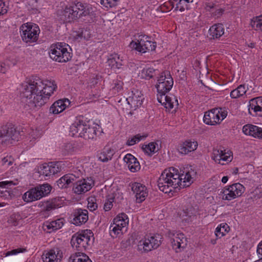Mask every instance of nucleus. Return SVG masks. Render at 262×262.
I'll return each instance as SVG.
<instances>
[{
	"label": "nucleus",
	"mask_w": 262,
	"mask_h": 262,
	"mask_svg": "<svg viewBox=\"0 0 262 262\" xmlns=\"http://www.w3.org/2000/svg\"><path fill=\"white\" fill-rule=\"evenodd\" d=\"M94 180L91 177L75 181L73 189L74 192L80 194L89 191L94 186Z\"/></svg>",
	"instance_id": "12"
},
{
	"label": "nucleus",
	"mask_w": 262,
	"mask_h": 262,
	"mask_svg": "<svg viewBox=\"0 0 262 262\" xmlns=\"http://www.w3.org/2000/svg\"><path fill=\"white\" fill-rule=\"evenodd\" d=\"M142 74L145 78L149 79L159 75L160 73L158 70H155L152 68H147L143 69Z\"/></svg>",
	"instance_id": "42"
},
{
	"label": "nucleus",
	"mask_w": 262,
	"mask_h": 262,
	"mask_svg": "<svg viewBox=\"0 0 262 262\" xmlns=\"http://www.w3.org/2000/svg\"><path fill=\"white\" fill-rule=\"evenodd\" d=\"M62 219H59L52 222H46L43 224V229L47 232L50 233L60 229L63 225Z\"/></svg>",
	"instance_id": "30"
},
{
	"label": "nucleus",
	"mask_w": 262,
	"mask_h": 262,
	"mask_svg": "<svg viewBox=\"0 0 262 262\" xmlns=\"http://www.w3.org/2000/svg\"><path fill=\"white\" fill-rule=\"evenodd\" d=\"M147 137V135H140L138 134L134 136L132 138L129 139L126 142V145L128 146H132L136 143L139 142L140 141L145 139Z\"/></svg>",
	"instance_id": "50"
},
{
	"label": "nucleus",
	"mask_w": 262,
	"mask_h": 262,
	"mask_svg": "<svg viewBox=\"0 0 262 262\" xmlns=\"http://www.w3.org/2000/svg\"><path fill=\"white\" fill-rule=\"evenodd\" d=\"M20 133L11 122H7L1 126V144L8 145L18 141Z\"/></svg>",
	"instance_id": "7"
},
{
	"label": "nucleus",
	"mask_w": 262,
	"mask_h": 262,
	"mask_svg": "<svg viewBox=\"0 0 262 262\" xmlns=\"http://www.w3.org/2000/svg\"><path fill=\"white\" fill-rule=\"evenodd\" d=\"M25 251V249L18 248V249H13L12 250L8 251L6 253H4V254L5 255V256H9L10 255H14V254H16L19 253L20 252H23Z\"/></svg>",
	"instance_id": "60"
},
{
	"label": "nucleus",
	"mask_w": 262,
	"mask_h": 262,
	"mask_svg": "<svg viewBox=\"0 0 262 262\" xmlns=\"http://www.w3.org/2000/svg\"><path fill=\"white\" fill-rule=\"evenodd\" d=\"M69 104L70 101L68 99L58 100L51 105L49 110L50 113L58 114L63 111Z\"/></svg>",
	"instance_id": "27"
},
{
	"label": "nucleus",
	"mask_w": 262,
	"mask_h": 262,
	"mask_svg": "<svg viewBox=\"0 0 262 262\" xmlns=\"http://www.w3.org/2000/svg\"><path fill=\"white\" fill-rule=\"evenodd\" d=\"M179 171L174 167L165 169L158 180L159 189L165 193L174 191L178 187L181 188V180Z\"/></svg>",
	"instance_id": "2"
},
{
	"label": "nucleus",
	"mask_w": 262,
	"mask_h": 262,
	"mask_svg": "<svg viewBox=\"0 0 262 262\" xmlns=\"http://www.w3.org/2000/svg\"><path fill=\"white\" fill-rule=\"evenodd\" d=\"M231 152L229 153L228 152H226L225 150H224L223 152V156H221V163L222 162H226L227 163L230 162L232 160V156L230 155Z\"/></svg>",
	"instance_id": "56"
},
{
	"label": "nucleus",
	"mask_w": 262,
	"mask_h": 262,
	"mask_svg": "<svg viewBox=\"0 0 262 262\" xmlns=\"http://www.w3.org/2000/svg\"><path fill=\"white\" fill-rule=\"evenodd\" d=\"M8 222L9 224L13 226H16L18 224L17 220L15 219V217L13 216H11L10 219H8Z\"/></svg>",
	"instance_id": "63"
},
{
	"label": "nucleus",
	"mask_w": 262,
	"mask_h": 262,
	"mask_svg": "<svg viewBox=\"0 0 262 262\" xmlns=\"http://www.w3.org/2000/svg\"><path fill=\"white\" fill-rule=\"evenodd\" d=\"M251 25L255 30L262 31V15L253 18L251 20Z\"/></svg>",
	"instance_id": "46"
},
{
	"label": "nucleus",
	"mask_w": 262,
	"mask_h": 262,
	"mask_svg": "<svg viewBox=\"0 0 262 262\" xmlns=\"http://www.w3.org/2000/svg\"><path fill=\"white\" fill-rule=\"evenodd\" d=\"M62 252L58 248L50 250L42 255L43 262H60L62 258Z\"/></svg>",
	"instance_id": "15"
},
{
	"label": "nucleus",
	"mask_w": 262,
	"mask_h": 262,
	"mask_svg": "<svg viewBox=\"0 0 262 262\" xmlns=\"http://www.w3.org/2000/svg\"><path fill=\"white\" fill-rule=\"evenodd\" d=\"M257 253L259 257H261L260 259H262V242L260 243L257 246Z\"/></svg>",
	"instance_id": "64"
},
{
	"label": "nucleus",
	"mask_w": 262,
	"mask_h": 262,
	"mask_svg": "<svg viewBox=\"0 0 262 262\" xmlns=\"http://www.w3.org/2000/svg\"><path fill=\"white\" fill-rule=\"evenodd\" d=\"M86 16H89L91 17L92 21H94V18L96 17V14L91 6L83 3V7H82L81 11L80 14H79V18Z\"/></svg>",
	"instance_id": "36"
},
{
	"label": "nucleus",
	"mask_w": 262,
	"mask_h": 262,
	"mask_svg": "<svg viewBox=\"0 0 262 262\" xmlns=\"http://www.w3.org/2000/svg\"><path fill=\"white\" fill-rule=\"evenodd\" d=\"M79 18V14L74 11L72 5L67 6L61 11V19L66 23H71Z\"/></svg>",
	"instance_id": "22"
},
{
	"label": "nucleus",
	"mask_w": 262,
	"mask_h": 262,
	"mask_svg": "<svg viewBox=\"0 0 262 262\" xmlns=\"http://www.w3.org/2000/svg\"><path fill=\"white\" fill-rule=\"evenodd\" d=\"M211 38H218L224 33V28L223 24H217L212 26L209 30Z\"/></svg>",
	"instance_id": "32"
},
{
	"label": "nucleus",
	"mask_w": 262,
	"mask_h": 262,
	"mask_svg": "<svg viewBox=\"0 0 262 262\" xmlns=\"http://www.w3.org/2000/svg\"><path fill=\"white\" fill-rule=\"evenodd\" d=\"M51 174L54 175L59 172L63 169L61 162H51L50 163Z\"/></svg>",
	"instance_id": "48"
},
{
	"label": "nucleus",
	"mask_w": 262,
	"mask_h": 262,
	"mask_svg": "<svg viewBox=\"0 0 262 262\" xmlns=\"http://www.w3.org/2000/svg\"><path fill=\"white\" fill-rule=\"evenodd\" d=\"M68 45L63 42H58L51 46L49 55L53 60L59 62H66L72 58L71 53L68 51Z\"/></svg>",
	"instance_id": "5"
},
{
	"label": "nucleus",
	"mask_w": 262,
	"mask_h": 262,
	"mask_svg": "<svg viewBox=\"0 0 262 262\" xmlns=\"http://www.w3.org/2000/svg\"><path fill=\"white\" fill-rule=\"evenodd\" d=\"M224 150L218 148H214L212 151L211 158L215 162L222 165H224L225 163H221V157L223 156Z\"/></svg>",
	"instance_id": "49"
},
{
	"label": "nucleus",
	"mask_w": 262,
	"mask_h": 262,
	"mask_svg": "<svg viewBox=\"0 0 262 262\" xmlns=\"http://www.w3.org/2000/svg\"><path fill=\"white\" fill-rule=\"evenodd\" d=\"M166 236L169 239L172 249L177 253L184 250L187 245V238L182 233L168 230Z\"/></svg>",
	"instance_id": "9"
},
{
	"label": "nucleus",
	"mask_w": 262,
	"mask_h": 262,
	"mask_svg": "<svg viewBox=\"0 0 262 262\" xmlns=\"http://www.w3.org/2000/svg\"><path fill=\"white\" fill-rule=\"evenodd\" d=\"M40 29L35 24L27 23L20 27V34L23 41L29 45L36 42L39 38Z\"/></svg>",
	"instance_id": "6"
},
{
	"label": "nucleus",
	"mask_w": 262,
	"mask_h": 262,
	"mask_svg": "<svg viewBox=\"0 0 262 262\" xmlns=\"http://www.w3.org/2000/svg\"><path fill=\"white\" fill-rule=\"evenodd\" d=\"M196 172L193 170L191 168L190 170L185 169L183 173H180L179 176L180 180H181V188L189 186L193 182V179L195 177Z\"/></svg>",
	"instance_id": "17"
},
{
	"label": "nucleus",
	"mask_w": 262,
	"mask_h": 262,
	"mask_svg": "<svg viewBox=\"0 0 262 262\" xmlns=\"http://www.w3.org/2000/svg\"><path fill=\"white\" fill-rule=\"evenodd\" d=\"M68 262H92V261L83 252H76L70 256Z\"/></svg>",
	"instance_id": "34"
},
{
	"label": "nucleus",
	"mask_w": 262,
	"mask_h": 262,
	"mask_svg": "<svg viewBox=\"0 0 262 262\" xmlns=\"http://www.w3.org/2000/svg\"><path fill=\"white\" fill-rule=\"evenodd\" d=\"M57 88L54 81L42 80L37 76L29 78L21 84V97L27 110L33 111L46 104Z\"/></svg>",
	"instance_id": "1"
},
{
	"label": "nucleus",
	"mask_w": 262,
	"mask_h": 262,
	"mask_svg": "<svg viewBox=\"0 0 262 262\" xmlns=\"http://www.w3.org/2000/svg\"><path fill=\"white\" fill-rule=\"evenodd\" d=\"M97 127L96 126H90L89 124H88L84 131L81 133L82 136L81 137L87 140H93L97 136Z\"/></svg>",
	"instance_id": "33"
},
{
	"label": "nucleus",
	"mask_w": 262,
	"mask_h": 262,
	"mask_svg": "<svg viewBox=\"0 0 262 262\" xmlns=\"http://www.w3.org/2000/svg\"><path fill=\"white\" fill-rule=\"evenodd\" d=\"M73 9L74 11L80 14L82 10V7H83V3L81 2L75 1L72 3Z\"/></svg>",
	"instance_id": "55"
},
{
	"label": "nucleus",
	"mask_w": 262,
	"mask_h": 262,
	"mask_svg": "<svg viewBox=\"0 0 262 262\" xmlns=\"http://www.w3.org/2000/svg\"><path fill=\"white\" fill-rule=\"evenodd\" d=\"M158 102L165 106L167 109H172L174 106H178L179 105L178 99L172 95H167L163 94L162 96L157 97Z\"/></svg>",
	"instance_id": "19"
},
{
	"label": "nucleus",
	"mask_w": 262,
	"mask_h": 262,
	"mask_svg": "<svg viewBox=\"0 0 262 262\" xmlns=\"http://www.w3.org/2000/svg\"><path fill=\"white\" fill-rule=\"evenodd\" d=\"M243 132L255 138L262 139V128L251 124H247L243 127Z\"/></svg>",
	"instance_id": "23"
},
{
	"label": "nucleus",
	"mask_w": 262,
	"mask_h": 262,
	"mask_svg": "<svg viewBox=\"0 0 262 262\" xmlns=\"http://www.w3.org/2000/svg\"><path fill=\"white\" fill-rule=\"evenodd\" d=\"M132 190L135 194L137 202L141 203L147 196V188L140 183H134L132 185Z\"/></svg>",
	"instance_id": "16"
},
{
	"label": "nucleus",
	"mask_w": 262,
	"mask_h": 262,
	"mask_svg": "<svg viewBox=\"0 0 262 262\" xmlns=\"http://www.w3.org/2000/svg\"><path fill=\"white\" fill-rule=\"evenodd\" d=\"M14 159L11 156L4 157L1 160V172H5L7 177L12 173L14 170Z\"/></svg>",
	"instance_id": "24"
},
{
	"label": "nucleus",
	"mask_w": 262,
	"mask_h": 262,
	"mask_svg": "<svg viewBox=\"0 0 262 262\" xmlns=\"http://www.w3.org/2000/svg\"><path fill=\"white\" fill-rule=\"evenodd\" d=\"M40 173L46 177L52 176L50 163L48 164L45 163L41 167Z\"/></svg>",
	"instance_id": "52"
},
{
	"label": "nucleus",
	"mask_w": 262,
	"mask_h": 262,
	"mask_svg": "<svg viewBox=\"0 0 262 262\" xmlns=\"http://www.w3.org/2000/svg\"><path fill=\"white\" fill-rule=\"evenodd\" d=\"M171 3L172 8L176 6L174 10H179L181 12H183L185 9H188V4L189 3H187L183 0H171Z\"/></svg>",
	"instance_id": "37"
},
{
	"label": "nucleus",
	"mask_w": 262,
	"mask_h": 262,
	"mask_svg": "<svg viewBox=\"0 0 262 262\" xmlns=\"http://www.w3.org/2000/svg\"><path fill=\"white\" fill-rule=\"evenodd\" d=\"M130 171L135 172L140 169V165L138 160L132 155L128 154L123 159Z\"/></svg>",
	"instance_id": "28"
},
{
	"label": "nucleus",
	"mask_w": 262,
	"mask_h": 262,
	"mask_svg": "<svg viewBox=\"0 0 262 262\" xmlns=\"http://www.w3.org/2000/svg\"><path fill=\"white\" fill-rule=\"evenodd\" d=\"M76 148L75 144L69 142L65 143L61 148V152L63 155L66 156L73 154L76 151Z\"/></svg>",
	"instance_id": "43"
},
{
	"label": "nucleus",
	"mask_w": 262,
	"mask_h": 262,
	"mask_svg": "<svg viewBox=\"0 0 262 262\" xmlns=\"http://www.w3.org/2000/svg\"><path fill=\"white\" fill-rule=\"evenodd\" d=\"M173 84V79L171 77H168L165 82H158L156 85L157 90V97L166 94L171 89Z\"/></svg>",
	"instance_id": "26"
},
{
	"label": "nucleus",
	"mask_w": 262,
	"mask_h": 262,
	"mask_svg": "<svg viewBox=\"0 0 262 262\" xmlns=\"http://www.w3.org/2000/svg\"><path fill=\"white\" fill-rule=\"evenodd\" d=\"M88 208L91 210V211H94L95 210L97 207L98 205L97 203H96V199L94 197H91L89 198L88 199Z\"/></svg>",
	"instance_id": "53"
},
{
	"label": "nucleus",
	"mask_w": 262,
	"mask_h": 262,
	"mask_svg": "<svg viewBox=\"0 0 262 262\" xmlns=\"http://www.w3.org/2000/svg\"><path fill=\"white\" fill-rule=\"evenodd\" d=\"M126 222L122 223L120 222V220L118 218H115L114 220V225H111L110 228H112L111 230L115 234H119V231H121L122 228L126 226Z\"/></svg>",
	"instance_id": "44"
},
{
	"label": "nucleus",
	"mask_w": 262,
	"mask_h": 262,
	"mask_svg": "<svg viewBox=\"0 0 262 262\" xmlns=\"http://www.w3.org/2000/svg\"><path fill=\"white\" fill-rule=\"evenodd\" d=\"M76 177L71 173L64 175L57 181V185L60 189L67 188L74 185L75 181L76 180Z\"/></svg>",
	"instance_id": "25"
},
{
	"label": "nucleus",
	"mask_w": 262,
	"mask_h": 262,
	"mask_svg": "<svg viewBox=\"0 0 262 262\" xmlns=\"http://www.w3.org/2000/svg\"><path fill=\"white\" fill-rule=\"evenodd\" d=\"M227 115L226 111L222 108H214L205 113L203 121L206 124L215 125L220 124Z\"/></svg>",
	"instance_id": "10"
},
{
	"label": "nucleus",
	"mask_w": 262,
	"mask_h": 262,
	"mask_svg": "<svg viewBox=\"0 0 262 262\" xmlns=\"http://www.w3.org/2000/svg\"><path fill=\"white\" fill-rule=\"evenodd\" d=\"M13 195L12 193L11 192V191L9 190L5 189L1 190V200L4 199V200H6L7 201L10 200L12 195ZM8 204V202H2L1 201V207L4 206Z\"/></svg>",
	"instance_id": "51"
},
{
	"label": "nucleus",
	"mask_w": 262,
	"mask_h": 262,
	"mask_svg": "<svg viewBox=\"0 0 262 262\" xmlns=\"http://www.w3.org/2000/svg\"><path fill=\"white\" fill-rule=\"evenodd\" d=\"M142 149L148 155L151 156L159 150L158 144L156 142H150L147 145L142 146Z\"/></svg>",
	"instance_id": "39"
},
{
	"label": "nucleus",
	"mask_w": 262,
	"mask_h": 262,
	"mask_svg": "<svg viewBox=\"0 0 262 262\" xmlns=\"http://www.w3.org/2000/svg\"><path fill=\"white\" fill-rule=\"evenodd\" d=\"M114 200V198H110L105 201L104 205V209L105 211H108L112 208Z\"/></svg>",
	"instance_id": "58"
},
{
	"label": "nucleus",
	"mask_w": 262,
	"mask_h": 262,
	"mask_svg": "<svg viewBox=\"0 0 262 262\" xmlns=\"http://www.w3.org/2000/svg\"><path fill=\"white\" fill-rule=\"evenodd\" d=\"M169 76L171 77L169 71H164L161 73L160 77H158V82H165Z\"/></svg>",
	"instance_id": "57"
},
{
	"label": "nucleus",
	"mask_w": 262,
	"mask_h": 262,
	"mask_svg": "<svg viewBox=\"0 0 262 262\" xmlns=\"http://www.w3.org/2000/svg\"><path fill=\"white\" fill-rule=\"evenodd\" d=\"M162 236L159 234H149L140 240L137 250L142 253H148L157 249L162 243Z\"/></svg>",
	"instance_id": "4"
},
{
	"label": "nucleus",
	"mask_w": 262,
	"mask_h": 262,
	"mask_svg": "<svg viewBox=\"0 0 262 262\" xmlns=\"http://www.w3.org/2000/svg\"><path fill=\"white\" fill-rule=\"evenodd\" d=\"M198 146L195 141L187 140L179 147V151L182 154H187L195 150Z\"/></svg>",
	"instance_id": "29"
},
{
	"label": "nucleus",
	"mask_w": 262,
	"mask_h": 262,
	"mask_svg": "<svg viewBox=\"0 0 262 262\" xmlns=\"http://www.w3.org/2000/svg\"><path fill=\"white\" fill-rule=\"evenodd\" d=\"M64 203L61 198H55L42 203V211L50 212L57 208H60Z\"/></svg>",
	"instance_id": "20"
},
{
	"label": "nucleus",
	"mask_w": 262,
	"mask_h": 262,
	"mask_svg": "<svg viewBox=\"0 0 262 262\" xmlns=\"http://www.w3.org/2000/svg\"><path fill=\"white\" fill-rule=\"evenodd\" d=\"M116 218H118L120 220V222L123 223V222H126V220L128 219L127 216L125 213H121L119 214Z\"/></svg>",
	"instance_id": "62"
},
{
	"label": "nucleus",
	"mask_w": 262,
	"mask_h": 262,
	"mask_svg": "<svg viewBox=\"0 0 262 262\" xmlns=\"http://www.w3.org/2000/svg\"><path fill=\"white\" fill-rule=\"evenodd\" d=\"M248 106L250 115L253 116H262V97L251 99Z\"/></svg>",
	"instance_id": "14"
},
{
	"label": "nucleus",
	"mask_w": 262,
	"mask_h": 262,
	"mask_svg": "<svg viewBox=\"0 0 262 262\" xmlns=\"http://www.w3.org/2000/svg\"><path fill=\"white\" fill-rule=\"evenodd\" d=\"M229 230V227L226 223H222L219 225L215 231V234L217 238H221L225 235Z\"/></svg>",
	"instance_id": "41"
},
{
	"label": "nucleus",
	"mask_w": 262,
	"mask_h": 262,
	"mask_svg": "<svg viewBox=\"0 0 262 262\" xmlns=\"http://www.w3.org/2000/svg\"><path fill=\"white\" fill-rule=\"evenodd\" d=\"M195 209L193 207L190 206L183 210L182 217H183L184 220L186 222H189L191 221L192 219L195 217Z\"/></svg>",
	"instance_id": "38"
},
{
	"label": "nucleus",
	"mask_w": 262,
	"mask_h": 262,
	"mask_svg": "<svg viewBox=\"0 0 262 262\" xmlns=\"http://www.w3.org/2000/svg\"><path fill=\"white\" fill-rule=\"evenodd\" d=\"M123 83L122 81L116 80L114 81L113 89L116 90L117 92L120 91L122 89Z\"/></svg>",
	"instance_id": "59"
},
{
	"label": "nucleus",
	"mask_w": 262,
	"mask_h": 262,
	"mask_svg": "<svg viewBox=\"0 0 262 262\" xmlns=\"http://www.w3.org/2000/svg\"><path fill=\"white\" fill-rule=\"evenodd\" d=\"M246 92L247 89L245 85L241 84L231 92L230 96L232 98H237L245 94Z\"/></svg>",
	"instance_id": "40"
},
{
	"label": "nucleus",
	"mask_w": 262,
	"mask_h": 262,
	"mask_svg": "<svg viewBox=\"0 0 262 262\" xmlns=\"http://www.w3.org/2000/svg\"><path fill=\"white\" fill-rule=\"evenodd\" d=\"M229 186L231 189L233 191L234 194H236V197L241 196L245 191V187L240 183L233 184Z\"/></svg>",
	"instance_id": "45"
},
{
	"label": "nucleus",
	"mask_w": 262,
	"mask_h": 262,
	"mask_svg": "<svg viewBox=\"0 0 262 262\" xmlns=\"http://www.w3.org/2000/svg\"><path fill=\"white\" fill-rule=\"evenodd\" d=\"M223 200L230 201L234 199L236 197V194H234L233 191L231 189L230 187L229 186L227 188H225L223 191Z\"/></svg>",
	"instance_id": "47"
},
{
	"label": "nucleus",
	"mask_w": 262,
	"mask_h": 262,
	"mask_svg": "<svg viewBox=\"0 0 262 262\" xmlns=\"http://www.w3.org/2000/svg\"><path fill=\"white\" fill-rule=\"evenodd\" d=\"M94 239L92 231L86 229L74 234L71 239V244L79 252H83L93 243Z\"/></svg>",
	"instance_id": "3"
},
{
	"label": "nucleus",
	"mask_w": 262,
	"mask_h": 262,
	"mask_svg": "<svg viewBox=\"0 0 262 262\" xmlns=\"http://www.w3.org/2000/svg\"><path fill=\"white\" fill-rule=\"evenodd\" d=\"M144 99L141 92L137 90L135 92H132L131 96L127 98L126 100L131 108L136 110L142 105Z\"/></svg>",
	"instance_id": "18"
},
{
	"label": "nucleus",
	"mask_w": 262,
	"mask_h": 262,
	"mask_svg": "<svg viewBox=\"0 0 262 262\" xmlns=\"http://www.w3.org/2000/svg\"><path fill=\"white\" fill-rule=\"evenodd\" d=\"M130 45L132 48L142 53L154 51L157 46L156 42L151 41L148 36L145 35L139 36L137 41H132Z\"/></svg>",
	"instance_id": "11"
},
{
	"label": "nucleus",
	"mask_w": 262,
	"mask_h": 262,
	"mask_svg": "<svg viewBox=\"0 0 262 262\" xmlns=\"http://www.w3.org/2000/svg\"><path fill=\"white\" fill-rule=\"evenodd\" d=\"M87 124L83 120L77 119L75 122L70 126V132L72 136H78L81 137Z\"/></svg>",
	"instance_id": "21"
},
{
	"label": "nucleus",
	"mask_w": 262,
	"mask_h": 262,
	"mask_svg": "<svg viewBox=\"0 0 262 262\" xmlns=\"http://www.w3.org/2000/svg\"><path fill=\"white\" fill-rule=\"evenodd\" d=\"M71 222L76 226L84 224L89 219L86 209L78 208L74 210L70 216Z\"/></svg>",
	"instance_id": "13"
},
{
	"label": "nucleus",
	"mask_w": 262,
	"mask_h": 262,
	"mask_svg": "<svg viewBox=\"0 0 262 262\" xmlns=\"http://www.w3.org/2000/svg\"><path fill=\"white\" fill-rule=\"evenodd\" d=\"M14 185L12 181H1V189L8 188L9 187Z\"/></svg>",
	"instance_id": "61"
},
{
	"label": "nucleus",
	"mask_w": 262,
	"mask_h": 262,
	"mask_svg": "<svg viewBox=\"0 0 262 262\" xmlns=\"http://www.w3.org/2000/svg\"><path fill=\"white\" fill-rule=\"evenodd\" d=\"M52 187L47 183L39 185L25 192L23 195L25 202H31L40 199L51 192Z\"/></svg>",
	"instance_id": "8"
},
{
	"label": "nucleus",
	"mask_w": 262,
	"mask_h": 262,
	"mask_svg": "<svg viewBox=\"0 0 262 262\" xmlns=\"http://www.w3.org/2000/svg\"><path fill=\"white\" fill-rule=\"evenodd\" d=\"M108 64L113 69H120L123 65L122 57L117 53L111 54L107 60Z\"/></svg>",
	"instance_id": "31"
},
{
	"label": "nucleus",
	"mask_w": 262,
	"mask_h": 262,
	"mask_svg": "<svg viewBox=\"0 0 262 262\" xmlns=\"http://www.w3.org/2000/svg\"><path fill=\"white\" fill-rule=\"evenodd\" d=\"M114 154L115 152L113 149L110 147H105L98 154V159L103 162H106L112 159Z\"/></svg>",
	"instance_id": "35"
},
{
	"label": "nucleus",
	"mask_w": 262,
	"mask_h": 262,
	"mask_svg": "<svg viewBox=\"0 0 262 262\" xmlns=\"http://www.w3.org/2000/svg\"><path fill=\"white\" fill-rule=\"evenodd\" d=\"M119 0H101V5L106 8H112L117 5Z\"/></svg>",
	"instance_id": "54"
}]
</instances>
